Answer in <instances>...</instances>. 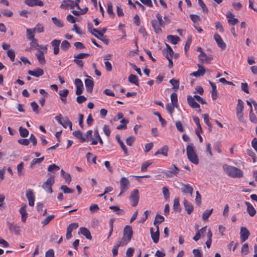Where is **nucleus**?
I'll return each mask as SVG.
<instances>
[{
  "instance_id": "43",
  "label": "nucleus",
  "mask_w": 257,
  "mask_h": 257,
  "mask_svg": "<svg viewBox=\"0 0 257 257\" xmlns=\"http://www.w3.org/2000/svg\"><path fill=\"white\" fill-rule=\"evenodd\" d=\"M70 43L66 40L62 41V42L61 44V48L63 50L67 51L70 48Z\"/></svg>"
},
{
  "instance_id": "20",
  "label": "nucleus",
  "mask_w": 257,
  "mask_h": 257,
  "mask_svg": "<svg viewBox=\"0 0 257 257\" xmlns=\"http://www.w3.org/2000/svg\"><path fill=\"white\" fill-rule=\"evenodd\" d=\"M181 185L182 187L181 188V191L184 193H189L191 195H192L193 193V188L188 184H183L182 183Z\"/></svg>"
},
{
  "instance_id": "5",
  "label": "nucleus",
  "mask_w": 257,
  "mask_h": 257,
  "mask_svg": "<svg viewBox=\"0 0 257 257\" xmlns=\"http://www.w3.org/2000/svg\"><path fill=\"white\" fill-rule=\"evenodd\" d=\"M120 192L118 196H120L122 193L126 191L130 187V181L127 178L122 177L120 179Z\"/></svg>"
},
{
  "instance_id": "28",
  "label": "nucleus",
  "mask_w": 257,
  "mask_h": 257,
  "mask_svg": "<svg viewBox=\"0 0 257 257\" xmlns=\"http://www.w3.org/2000/svg\"><path fill=\"white\" fill-rule=\"evenodd\" d=\"M26 208H27V205H24L23 206H22L19 211H20V213H21V218H22V220L23 221V222H25L26 220V219L28 217V213L26 211Z\"/></svg>"
},
{
  "instance_id": "53",
  "label": "nucleus",
  "mask_w": 257,
  "mask_h": 257,
  "mask_svg": "<svg viewBox=\"0 0 257 257\" xmlns=\"http://www.w3.org/2000/svg\"><path fill=\"white\" fill-rule=\"evenodd\" d=\"M8 56L9 57L10 59L12 62L15 61V51L12 49H10L8 50L7 52Z\"/></svg>"
},
{
  "instance_id": "44",
  "label": "nucleus",
  "mask_w": 257,
  "mask_h": 257,
  "mask_svg": "<svg viewBox=\"0 0 257 257\" xmlns=\"http://www.w3.org/2000/svg\"><path fill=\"white\" fill-rule=\"evenodd\" d=\"M171 100L172 104L175 106L176 107L178 106V99L177 95L175 93H173L171 95Z\"/></svg>"
},
{
  "instance_id": "63",
  "label": "nucleus",
  "mask_w": 257,
  "mask_h": 257,
  "mask_svg": "<svg viewBox=\"0 0 257 257\" xmlns=\"http://www.w3.org/2000/svg\"><path fill=\"white\" fill-rule=\"evenodd\" d=\"M190 18L192 21L195 23L200 21V18L198 15L191 14L190 15Z\"/></svg>"
},
{
  "instance_id": "48",
  "label": "nucleus",
  "mask_w": 257,
  "mask_h": 257,
  "mask_svg": "<svg viewBox=\"0 0 257 257\" xmlns=\"http://www.w3.org/2000/svg\"><path fill=\"white\" fill-rule=\"evenodd\" d=\"M107 13L110 15V16L113 17L114 15V14L113 12V7H112V4L110 2H109L107 4Z\"/></svg>"
},
{
  "instance_id": "61",
  "label": "nucleus",
  "mask_w": 257,
  "mask_h": 257,
  "mask_svg": "<svg viewBox=\"0 0 257 257\" xmlns=\"http://www.w3.org/2000/svg\"><path fill=\"white\" fill-rule=\"evenodd\" d=\"M202 116H203V119H204V121L205 123L207 125V126L209 128H211V123L209 122L208 114H207V113L203 114H202Z\"/></svg>"
},
{
  "instance_id": "46",
  "label": "nucleus",
  "mask_w": 257,
  "mask_h": 257,
  "mask_svg": "<svg viewBox=\"0 0 257 257\" xmlns=\"http://www.w3.org/2000/svg\"><path fill=\"white\" fill-rule=\"evenodd\" d=\"M162 192L164 195L165 199L168 200L170 197V192L168 188L166 186L163 187Z\"/></svg>"
},
{
  "instance_id": "47",
  "label": "nucleus",
  "mask_w": 257,
  "mask_h": 257,
  "mask_svg": "<svg viewBox=\"0 0 257 257\" xmlns=\"http://www.w3.org/2000/svg\"><path fill=\"white\" fill-rule=\"evenodd\" d=\"M193 119L195 123L196 124V127H197V128L196 131H199V132H202V128L201 126V125L199 122V118L197 116H193Z\"/></svg>"
},
{
  "instance_id": "57",
  "label": "nucleus",
  "mask_w": 257,
  "mask_h": 257,
  "mask_svg": "<svg viewBox=\"0 0 257 257\" xmlns=\"http://www.w3.org/2000/svg\"><path fill=\"white\" fill-rule=\"evenodd\" d=\"M174 107H175V106L174 104L168 103L166 105V109L171 114H172L174 111Z\"/></svg>"
},
{
  "instance_id": "41",
  "label": "nucleus",
  "mask_w": 257,
  "mask_h": 257,
  "mask_svg": "<svg viewBox=\"0 0 257 257\" xmlns=\"http://www.w3.org/2000/svg\"><path fill=\"white\" fill-rule=\"evenodd\" d=\"M19 132L21 136L23 138L27 137L29 135L28 130L22 126L19 127Z\"/></svg>"
},
{
  "instance_id": "34",
  "label": "nucleus",
  "mask_w": 257,
  "mask_h": 257,
  "mask_svg": "<svg viewBox=\"0 0 257 257\" xmlns=\"http://www.w3.org/2000/svg\"><path fill=\"white\" fill-rule=\"evenodd\" d=\"M35 32L33 29H27L26 30V37L30 40L35 38Z\"/></svg>"
},
{
  "instance_id": "31",
  "label": "nucleus",
  "mask_w": 257,
  "mask_h": 257,
  "mask_svg": "<svg viewBox=\"0 0 257 257\" xmlns=\"http://www.w3.org/2000/svg\"><path fill=\"white\" fill-rule=\"evenodd\" d=\"M61 125H62L65 128H67L68 126H69L70 130H72V122L67 116H65L64 117L63 121H62Z\"/></svg>"
},
{
  "instance_id": "54",
  "label": "nucleus",
  "mask_w": 257,
  "mask_h": 257,
  "mask_svg": "<svg viewBox=\"0 0 257 257\" xmlns=\"http://www.w3.org/2000/svg\"><path fill=\"white\" fill-rule=\"evenodd\" d=\"M249 252L248 245L247 243H244L241 247V253L243 255L247 254Z\"/></svg>"
},
{
  "instance_id": "59",
  "label": "nucleus",
  "mask_w": 257,
  "mask_h": 257,
  "mask_svg": "<svg viewBox=\"0 0 257 257\" xmlns=\"http://www.w3.org/2000/svg\"><path fill=\"white\" fill-rule=\"evenodd\" d=\"M195 202L198 206L201 204V196L198 191L196 192Z\"/></svg>"
},
{
  "instance_id": "38",
  "label": "nucleus",
  "mask_w": 257,
  "mask_h": 257,
  "mask_svg": "<svg viewBox=\"0 0 257 257\" xmlns=\"http://www.w3.org/2000/svg\"><path fill=\"white\" fill-rule=\"evenodd\" d=\"M237 105L236 106V112H242L244 108V103L240 99H238L237 100Z\"/></svg>"
},
{
  "instance_id": "39",
  "label": "nucleus",
  "mask_w": 257,
  "mask_h": 257,
  "mask_svg": "<svg viewBox=\"0 0 257 257\" xmlns=\"http://www.w3.org/2000/svg\"><path fill=\"white\" fill-rule=\"evenodd\" d=\"M173 209L175 211L180 212L181 208L180 206L179 200L178 198H175L173 201Z\"/></svg>"
},
{
  "instance_id": "9",
  "label": "nucleus",
  "mask_w": 257,
  "mask_h": 257,
  "mask_svg": "<svg viewBox=\"0 0 257 257\" xmlns=\"http://www.w3.org/2000/svg\"><path fill=\"white\" fill-rule=\"evenodd\" d=\"M79 226L78 223H72L69 225L67 228V232H66V238L67 239H69L72 237V232L73 229L78 228Z\"/></svg>"
},
{
  "instance_id": "8",
  "label": "nucleus",
  "mask_w": 257,
  "mask_h": 257,
  "mask_svg": "<svg viewBox=\"0 0 257 257\" xmlns=\"http://www.w3.org/2000/svg\"><path fill=\"white\" fill-rule=\"evenodd\" d=\"M139 191L138 189H135L133 190L132 192L131 193L130 199L132 202V206L135 207L137 205L139 202Z\"/></svg>"
},
{
  "instance_id": "17",
  "label": "nucleus",
  "mask_w": 257,
  "mask_h": 257,
  "mask_svg": "<svg viewBox=\"0 0 257 257\" xmlns=\"http://www.w3.org/2000/svg\"><path fill=\"white\" fill-rule=\"evenodd\" d=\"M214 39L216 41L219 47L221 48L222 49H225L226 48V44L223 41L221 37L219 34L217 33L215 34L214 35Z\"/></svg>"
},
{
  "instance_id": "29",
  "label": "nucleus",
  "mask_w": 257,
  "mask_h": 257,
  "mask_svg": "<svg viewBox=\"0 0 257 257\" xmlns=\"http://www.w3.org/2000/svg\"><path fill=\"white\" fill-rule=\"evenodd\" d=\"M168 147L167 146H164L160 149L158 150L155 154L156 156L159 154H162L164 156L167 157L168 156Z\"/></svg>"
},
{
  "instance_id": "13",
  "label": "nucleus",
  "mask_w": 257,
  "mask_h": 257,
  "mask_svg": "<svg viewBox=\"0 0 257 257\" xmlns=\"http://www.w3.org/2000/svg\"><path fill=\"white\" fill-rule=\"evenodd\" d=\"M7 226L10 231L13 232L15 234L18 235L21 231L20 227L17 224L8 221Z\"/></svg>"
},
{
  "instance_id": "55",
  "label": "nucleus",
  "mask_w": 257,
  "mask_h": 257,
  "mask_svg": "<svg viewBox=\"0 0 257 257\" xmlns=\"http://www.w3.org/2000/svg\"><path fill=\"white\" fill-rule=\"evenodd\" d=\"M60 169V168L59 166H57L56 164H53L52 165H50L49 166L48 168V171L49 172H53V171H57Z\"/></svg>"
},
{
  "instance_id": "45",
  "label": "nucleus",
  "mask_w": 257,
  "mask_h": 257,
  "mask_svg": "<svg viewBox=\"0 0 257 257\" xmlns=\"http://www.w3.org/2000/svg\"><path fill=\"white\" fill-rule=\"evenodd\" d=\"M213 209L210 210H206L202 214V219L204 220H207L209 216L212 214Z\"/></svg>"
},
{
  "instance_id": "7",
  "label": "nucleus",
  "mask_w": 257,
  "mask_h": 257,
  "mask_svg": "<svg viewBox=\"0 0 257 257\" xmlns=\"http://www.w3.org/2000/svg\"><path fill=\"white\" fill-rule=\"evenodd\" d=\"M172 168L168 170H166L164 172V174L167 178H172L174 176H176L178 174L179 169L174 164L172 165Z\"/></svg>"
},
{
  "instance_id": "58",
  "label": "nucleus",
  "mask_w": 257,
  "mask_h": 257,
  "mask_svg": "<svg viewBox=\"0 0 257 257\" xmlns=\"http://www.w3.org/2000/svg\"><path fill=\"white\" fill-rule=\"evenodd\" d=\"M170 83L173 85V88L175 89H178L179 86V80H177L175 79H172L170 81Z\"/></svg>"
},
{
  "instance_id": "18",
  "label": "nucleus",
  "mask_w": 257,
  "mask_h": 257,
  "mask_svg": "<svg viewBox=\"0 0 257 257\" xmlns=\"http://www.w3.org/2000/svg\"><path fill=\"white\" fill-rule=\"evenodd\" d=\"M60 43L61 40L57 39H54L51 42V45L53 47V53L55 55H57L59 52Z\"/></svg>"
},
{
  "instance_id": "32",
  "label": "nucleus",
  "mask_w": 257,
  "mask_h": 257,
  "mask_svg": "<svg viewBox=\"0 0 257 257\" xmlns=\"http://www.w3.org/2000/svg\"><path fill=\"white\" fill-rule=\"evenodd\" d=\"M73 135L76 138L80 140V141L82 143L86 142L87 139L83 137L82 136V133L80 131H75L73 133Z\"/></svg>"
},
{
  "instance_id": "21",
  "label": "nucleus",
  "mask_w": 257,
  "mask_h": 257,
  "mask_svg": "<svg viewBox=\"0 0 257 257\" xmlns=\"http://www.w3.org/2000/svg\"><path fill=\"white\" fill-rule=\"evenodd\" d=\"M187 102H188L189 105L193 108H196L200 107L199 104L195 101V100L194 99V98L191 96H190V95L188 96Z\"/></svg>"
},
{
  "instance_id": "15",
  "label": "nucleus",
  "mask_w": 257,
  "mask_h": 257,
  "mask_svg": "<svg viewBox=\"0 0 257 257\" xmlns=\"http://www.w3.org/2000/svg\"><path fill=\"white\" fill-rule=\"evenodd\" d=\"M75 84L76 86V94L78 95H80L82 93L83 88V83L80 79L76 78L75 80Z\"/></svg>"
},
{
  "instance_id": "14",
  "label": "nucleus",
  "mask_w": 257,
  "mask_h": 257,
  "mask_svg": "<svg viewBox=\"0 0 257 257\" xmlns=\"http://www.w3.org/2000/svg\"><path fill=\"white\" fill-rule=\"evenodd\" d=\"M199 60L202 63L205 64L210 63L213 59L211 56H207L205 53H202L198 55Z\"/></svg>"
},
{
  "instance_id": "64",
  "label": "nucleus",
  "mask_w": 257,
  "mask_h": 257,
  "mask_svg": "<svg viewBox=\"0 0 257 257\" xmlns=\"http://www.w3.org/2000/svg\"><path fill=\"white\" fill-rule=\"evenodd\" d=\"M92 35H93L94 37H95L97 38H99V36L97 35L98 31L94 28H89V31H88Z\"/></svg>"
},
{
  "instance_id": "24",
  "label": "nucleus",
  "mask_w": 257,
  "mask_h": 257,
  "mask_svg": "<svg viewBox=\"0 0 257 257\" xmlns=\"http://www.w3.org/2000/svg\"><path fill=\"white\" fill-rule=\"evenodd\" d=\"M183 204L185 210L188 214H190L194 209L193 205L186 199L184 200Z\"/></svg>"
},
{
  "instance_id": "33",
  "label": "nucleus",
  "mask_w": 257,
  "mask_h": 257,
  "mask_svg": "<svg viewBox=\"0 0 257 257\" xmlns=\"http://www.w3.org/2000/svg\"><path fill=\"white\" fill-rule=\"evenodd\" d=\"M116 140L117 141L118 143L120 146L121 148L122 149V150L124 152V153L125 155L127 154V149L125 146L124 145V143L122 141L120 140V136L119 135H117L115 136Z\"/></svg>"
},
{
  "instance_id": "25",
  "label": "nucleus",
  "mask_w": 257,
  "mask_h": 257,
  "mask_svg": "<svg viewBox=\"0 0 257 257\" xmlns=\"http://www.w3.org/2000/svg\"><path fill=\"white\" fill-rule=\"evenodd\" d=\"M209 83L212 87L211 96L213 100H215L217 98V91L216 90V86L215 83L209 81Z\"/></svg>"
},
{
  "instance_id": "10",
  "label": "nucleus",
  "mask_w": 257,
  "mask_h": 257,
  "mask_svg": "<svg viewBox=\"0 0 257 257\" xmlns=\"http://www.w3.org/2000/svg\"><path fill=\"white\" fill-rule=\"evenodd\" d=\"M240 234L241 241L244 242L248 239L250 232L245 227H241Z\"/></svg>"
},
{
  "instance_id": "23",
  "label": "nucleus",
  "mask_w": 257,
  "mask_h": 257,
  "mask_svg": "<svg viewBox=\"0 0 257 257\" xmlns=\"http://www.w3.org/2000/svg\"><path fill=\"white\" fill-rule=\"evenodd\" d=\"M151 236L155 243H157L159 240L160 232L154 231L153 228L150 229Z\"/></svg>"
},
{
  "instance_id": "42",
  "label": "nucleus",
  "mask_w": 257,
  "mask_h": 257,
  "mask_svg": "<svg viewBox=\"0 0 257 257\" xmlns=\"http://www.w3.org/2000/svg\"><path fill=\"white\" fill-rule=\"evenodd\" d=\"M164 217L163 216L157 214L154 220V224L156 225V224L161 223L164 221Z\"/></svg>"
},
{
  "instance_id": "30",
  "label": "nucleus",
  "mask_w": 257,
  "mask_h": 257,
  "mask_svg": "<svg viewBox=\"0 0 257 257\" xmlns=\"http://www.w3.org/2000/svg\"><path fill=\"white\" fill-rule=\"evenodd\" d=\"M152 26L156 34H159L162 32V30L160 28L159 24H158V22L154 20L151 22Z\"/></svg>"
},
{
  "instance_id": "2",
  "label": "nucleus",
  "mask_w": 257,
  "mask_h": 257,
  "mask_svg": "<svg viewBox=\"0 0 257 257\" xmlns=\"http://www.w3.org/2000/svg\"><path fill=\"white\" fill-rule=\"evenodd\" d=\"M133 231L131 226L126 225L124 227L123 232V236L118 241L123 245H126L132 239Z\"/></svg>"
},
{
  "instance_id": "27",
  "label": "nucleus",
  "mask_w": 257,
  "mask_h": 257,
  "mask_svg": "<svg viewBox=\"0 0 257 257\" xmlns=\"http://www.w3.org/2000/svg\"><path fill=\"white\" fill-rule=\"evenodd\" d=\"M245 204L247 207V211L250 216H253L256 213V210L248 202H245Z\"/></svg>"
},
{
  "instance_id": "1",
  "label": "nucleus",
  "mask_w": 257,
  "mask_h": 257,
  "mask_svg": "<svg viewBox=\"0 0 257 257\" xmlns=\"http://www.w3.org/2000/svg\"><path fill=\"white\" fill-rule=\"evenodd\" d=\"M222 167L225 173L230 177L240 178L243 176V172L235 167L224 164Z\"/></svg>"
},
{
  "instance_id": "22",
  "label": "nucleus",
  "mask_w": 257,
  "mask_h": 257,
  "mask_svg": "<svg viewBox=\"0 0 257 257\" xmlns=\"http://www.w3.org/2000/svg\"><path fill=\"white\" fill-rule=\"evenodd\" d=\"M85 85L87 91L91 93L94 86L93 81L91 79H86L85 80Z\"/></svg>"
},
{
  "instance_id": "60",
  "label": "nucleus",
  "mask_w": 257,
  "mask_h": 257,
  "mask_svg": "<svg viewBox=\"0 0 257 257\" xmlns=\"http://www.w3.org/2000/svg\"><path fill=\"white\" fill-rule=\"evenodd\" d=\"M89 56V54L88 53H81L75 55L74 56V58L81 59H84L85 58H86V57H88Z\"/></svg>"
},
{
  "instance_id": "11",
  "label": "nucleus",
  "mask_w": 257,
  "mask_h": 257,
  "mask_svg": "<svg viewBox=\"0 0 257 257\" xmlns=\"http://www.w3.org/2000/svg\"><path fill=\"white\" fill-rule=\"evenodd\" d=\"M26 195L29 201V205L30 206H33L34 205L35 197L33 191L31 189L27 190Z\"/></svg>"
},
{
  "instance_id": "26",
  "label": "nucleus",
  "mask_w": 257,
  "mask_h": 257,
  "mask_svg": "<svg viewBox=\"0 0 257 257\" xmlns=\"http://www.w3.org/2000/svg\"><path fill=\"white\" fill-rule=\"evenodd\" d=\"M80 233L85 236L86 238L89 240H91L92 239V236L91 235V233L90 231L85 227H81L80 228Z\"/></svg>"
},
{
  "instance_id": "56",
  "label": "nucleus",
  "mask_w": 257,
  "mask_h": 257,
  "mask_svg": "<svg viewBox=\"0 0 257 257\" xmlns=\"http://www.w3.org/2000/svg\"><path fill=\"white\" fill-rule=\"evenodd\" d=\"M109 209L113 210L114 211H117V214L122 215L123 214V211L119 209L118 206H111L109 207Z\"/></svg>"
},
{
  "instance_id": "51",
  "label": "nucleus",
  "mask_w": 257,
  "mask_h": 257,
  "mask_svg": "<svg viewBox=\"0 0 257 257\" xmlns=\"http://www.w3.org/2000/svg\"><path fill=\"white\" fill-rule=\"evenodd\" d=\"M54 217L55 216L54 215L48 216L42 221V224L43 226L46 225L54 218Z\"/></svg>"
},
{
  "instance_id": "6",
  "label": "nucleus",
  "mask_w": 257,
  "mask_h": 257,
  "mask_svg": "<svg viewBox=\"0 0 257 257\" xmlns=\"http://www.w3.org/2000/svg\"><path fill=\"white\" fill-rule=\"evenodd\" d=\"M54 177L51 176L43 184L42 188L47 192L51 193L53 192L52 186L54 183Z\"/></svg>"
},
{
  "instance_id": "49",
  "label": "nucleus",
  "mask_w": 257,
  "mask_h": 257,
  "mask_svg": "<svg viewBox=\"0 0 257 257\" xmlns=\"http://www.w3.org/2000/svg\"><path fill=\"white\" fill-rule=\"evenodd\" d=\"M35 32L42 33L44 31V27L41 24H38L35 28H33Z\"/></svg>"
},
{
  "instance_id": "4",
  "label": "nucleus",
  "mask_w": 257,
  "mask_h": 257,
  "mask_svg": "<svg viewBox=\"0 0 257 257\" xmlns=\"http://www.w3.org/2000/svg\"><path fill=\"white\" fill-rule=\"evenodd\" d=\"M80 2V0H76V2H75L72 0H64L60 6V7L64 9H66L68 8H70V9H74L75 7H76L77 9H80L79 6Z\"/></svg>"
},
{
  "instance_id": "50",
  "label": "nucleus",
  "mask_w": 257,
  "mask_h": 257,
  "mask_svg": "<svg viewBox=\"0 0 257 257\" xmlns=\"http://www.w3.org/2000/svg\"><path fill=\"white\" fill-rule=\"evenodd\" d=\"M52 20L53 23L58 27L61 28L63 27V23L59 19H58L56 17H53L52 18Z\"/></svg>"
},
{
  "instance_id": "52",
  "label": "nucleus",
  "mask_w": 257,
  "mask_h": 257,
  "mask_svg": "<svg viewBox=\"0 0 257 257\" xmlns=\"http://www.w3.org/2000/svg\"><path fill=\"white\" fill-rule=\"evenodd\" d=\"M61 189L63 191L64 193H72L74 192V190L68 188L66 185H62L61 186Z\"/></svg>"
},
{
  "instance_id": "40",
  "label": "nucleus",
  "mask_w": 257,
  "mask_h": 257,
  "mask_svg": "<svg viewBox=\"0 0 257 257\" xmlns=\"http://www.w3.org/2000/svg\"><path fill=\"white\" fill-rule=\"evenodd\" d=\"M124 246V245L117 241V243L113 246V247L112 248V254H113V256H116L117 254V253H118V248H119V246Z\"/></svg>"
},
{
  "instance_id": "35",
  "label": "nucleus",
  "mask_w": 257,
  "mask_h": 257,
  "mask_svg": "<svg viewBox=\"0 0 257 257\" xmlns=\"http://www.w3.org/2000/svg\"><path fill=\"white\" fill-rule=\"evenodd\" d=\"M167 38L171 43L175 45L180 41V38L177 36L168 35Z\"/></svg>"
},
{
  "instance_id": "37",
  "label": "nucleus",
  "mask_w": 257,
  "mask_h": 257,
  "mask_svg": "<svg viewBox=\"0 0 257 257\" xmlns=\"http://www.w3.org/2000/svg\"><path fill=\"white\" fill-rule=\"evenodd\" d=\"M128 81L137 86L139 85V80L137 76L134 74H131L128 78Z\"/></svg>"
},
{
  "instance_id": "62",
  "label": "nucleus",
  "mask_w": 257,
  "mask_h": 257,
  "mask_svg": "<svg viewBox=\"0 0 257 257\" xmlns=\"http://www.w3.org/2000/svg\"><path fill=\"white\" fill-rule=\"evenodd\" d=\"M198 4L200 7L202 8V11L204 12L207 13L208 12V10L206 7L205 4L203 3V2L202 0H198Z\"/></svg>"
},
{
  "instance_id": "12",
  "label": "nucleus",
  "mask_w": 257,
  "mask_h": 257,
  "mask_svg": "<svg viewBox=\"0 0 257 257\" xmlns=\"http://www.w3.org/2000/svg\"><path fill=\"white\" fill-rule=\"evenodd\" d=\"M198 70L196 71L193 72L191 74V75L195 77H199L204 75L205 70L204 67L200 64H198Z\"/></svg>"
},
{
  "instance_id": "36",
  "label": "nucleus",
  "mask_w": 257,
  "mask_h": 257,
  "mask_svg": "<svg viewBox=\"0 0 257 257\" xmlns=\"http://www.w3.org/2000/svg\"><path fill=\"white\" fill-rule=\"evenodd\" d=\"M36 56L41 64H44L45 63V59L44 55V53L41 51H39V52L36 54Z\"/></svg>"
},
{
  "instance_id": "3",
  "label": "nucleus",
  "mask_w": 257,
  "mask_h": 257,
  "mask_svg": "<svg viewBox=\"0 0 257 257\" xmlns=\"http://www.w3.org/2000/svg\"><path fill=\"white\" fill-rule=\"evenodd\" d=\"M186 152L188 160L195 165L198 164L199 163V160L195 152L193 144H190L187 146Z\"/></svg>"
},
{
  "instance_id": "19",
  "label": "nucleus",
  "mask_w": 257,
  "mask_h": 257,
  "mask_svg": "<svg viewBox=\"0 0 257 257\" xmlns=\"http://www.w3.org/2000/svg\"><path fill=\"white\" fill-rule=\"evenodd\" d=\"M25 3L30 7L43 6V2L40 0H25Z\"/></svg>"
},
{
  "instance_id": "16",
  "label": "nucleus",
  "mask_w": 257,
  "mask_h": 257,
  "mask_svg": "<svg viewBox=\"0 0 257 257\" xmlns=\"http://www.w3.org/2000/svg\"><path fill=\"white\" fill-rule=\"evenodd\" d=\"M28 73L31 76L36 77H39L40 76H42L44 74V72L42 69L37 68L33 70H29Z\"/></svg>"
}]
</instances>
